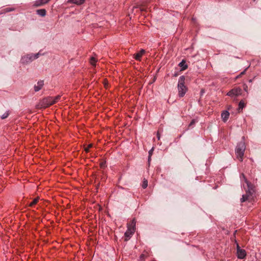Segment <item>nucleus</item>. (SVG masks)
Returning a JSON list of instances; mask_svg holds the SVG:
<instances>
[{"mask_svg": "<svg viewBox=\"0 0 261 261\" xmlns=\"http://www.w3.org/2000/svg\"><path fill=\"white\" fill-rule=\"evenodd\" d=\"M240 178L241 180H242L243 179H244L246 184V186L247 187V190H246V194L243 195L242 197L241 198V202H244L248 199L249 195H251L253 193V189L252 184L249 181L247 180L244 174H241V175H240ZM243 187L245 189L246 187L245 184H243Z\"/></svg>", "mask_w": 261, "mask_h": 261, "instance_id": "nucleus-1", "label": "nucleus"}, {"mask_svg": "<svg viewBox=\"0 0 261 261\" xmlns=\"http://www.w3.org/2000/svg\"><path fill=\"white\" fill-rule=\"evenodd\" d=\"M10 113H9V111H6L4 114H3L1 118L2 119H6L7 118L9 115Z\"/></svg>", "mask_w": 261, "mask_h": 261, "instance_id": "nucleus-19", "label": "nucleus"}, {"mask_svg": "<svg viewBox=\"0 0 261 261\" xmlns=\"http://www.w3.org/2000/svg\"><path fill=\"white\" fill-rule=\"evenodd\" d=\"M247 87L246 86V88H244L245 90L246 91L247 90Z\"/></svg>", "mask_w": 261, "mask_h": 261, "instance_id": "nucleus-33", "label": "nucleus"}, {"mask_svg": "<svg viewBox=\"0 0 261 261\" xmlns=\"http://www.w3.org/2000/svg\"><path fill=\"white\" fill-rule=\"evenodd\" d=\"M38 200H39V198H35L30 204H29V206H33L34 205H35V204H36L37 203V202L38 201Z\"/></svg>", "mask_w": 261, "mask_h": 261, "instance_id": "nucleus-20", "label": "nucleus"}, {"mask_svg": "<svg viewBox=\"0 0 261 261\" xmlns=\"http://www.w3.org/2000/svg\"><path fill=\"white\" fill-rule=\"evenodd\" d=\"M245 103L243 100H241L239 103V109L242 110L245 107Z\"/></svg>", "mask_w": 261, "mask_h": 261, "instance_id": "nucleus-18", "label": "nucleus"}, {"mask_svg": "<svg viewBox=\"0 0 261 261\" xmlns=\"http://www.w3.org/2000/svg\"><path fill=\"white\" fill-rule=\"evenodd\" d=\"M14 10V9L13 8H5L4 11L5 12H11V11H12Z\"/></svg>", "mask_w": 261, "mask_h": 261, "instance_id": "nucleus-23", "label": "nucleus"}, {"mask_svg": "<svg viewBox=\"0 0 261 261\" xmlns=\"http://www.w3.org/2000/svg\"><path fill=\"white\" fill-rule=\"evenodd\" d=\"M195 123V121L194 120H192L190 123L189 124V126H192L194 125Z\"/></svg>", "mask_w": 261, "mask_h": 261, "instance_id": "nucleus-26", "label": "nucleus"}, {"mask_svg": "<svg viewBox=\"0 0 261 261\" xmlns=\"http://www.w3.org/2000/svg\"><path fill=\"white\" fill-rule=\"evenodd\" d=\"M177 75V73H175V74H174V76H176Z\"/></svg>", "mask_w": 261, "mask_h": 261, "instance_id": "nucleus-32", "label": "nucleus"}, {"mask_svg": "<svg viewBox=\"0 0 261 261\" xmlns=\"http://www.w3.org/2000/svg\"><path fill=\"white\" fill-rule=\"evenodd\" d=\"M85 0H67L68 3L73 4L77 5H81L85 2Z\"/></svg>", "mask_w": 261, "mask_h": 261, "instance_id": "nucleus-12", "label": "nucleus"}, {"mask_svg": "<svg viewBox=\"0 0 261 261\" xmlns=\"http://www.w3.org/2000/svg\"><path fill=\"white\" fill-rule=\"evenodd\" d=\"M157 137H158V140H160V135L159 132L157 133Z\"/></svg>", "mask_w": 261, "mask_h": 261, "instance_id": "nucleus-29", "label": "nucleus"}, {"mask_svg": "<svg viewBox=\"0 0 261 261\" xmlns=\"http://www.w3.org/2000/svg\"><path fill=\"white\" fill-rule=\"evenodd\" d=\"M42 55L40 52L36 54H29L22 56L20 60V62L23 64H28L32 62L35 59H36Z\"/></svg>", "mask_w": 261, "mask_h": 261, "instance_id": "nucleus-4", "label": "nucleus"}, {"mask_svg": "<svg viewBox=\"0 0 261 261\" xmlns=\"http://www.w3.org/2000/svg\"><path fill=\"white\" fill-rule=\"evenodd\" d=\"M145 53V50L143 49H141L140 51L136 54H134V58L137 61H140L141 57Z\"/></svg>", "mask_w": 261, "mask_h": 261, "instance_id": "nucleus-10", "label": "nucleus"}, {"mask_svg": "<svg viewBox=\"0 0 261 261\" xmlns=\"http://www.w3.org/2000/svg\"><path fill=\"white\" fill-rule=\"evenodd\" d=\"M153 148H152L149 151V156H151L152 155V152H153Z\"/></svg>", "mask_w": 261, "mask_h": 261, "instance_id": "nucleus-27", "label": "nucleus"}, {"mask_svg": "<svg viewBox=\"0 0 261 261\" xmlns=\"http://www.w3.org/2000/svg\"><path fill=\"white\" fill-rule=\"evenodd\" d=\"M44 85V81L42 80L39 81L37 84L34 86V91L38 92L40 90Z\"/></svg>", "mask_w": 261, "mask_h": 261, "instance_id": "nucleus-9", "label": "nucleus"}, {"mask_svg": "<svg viewBox=\"0 0 261 261\" xmlns=\"http://www.w3.org/2000/svg\"><path fill=\"white\" fill-rule=\"evenodd\" d=\"M150 160H151V156H149H149H148V162H150Z\"/></svg>", "mask_w": 261, "mask_h": 261, "instance_id": "nucleus-30", "label": "nucleus"}, {"mask_svg": "<svg viewBox=\"0 0 261 261\" xmlns=\"http://www.w3.org/2000/svg\"><path fill=\"white\" fill-rule=\"evenodd\" d=\"M60 98H61L60 95H57V96H56L55 97H52V101H53V104H54V103H56L57 101H58L59 100V99H60Z\"/></svg>", "mask_w": 261, "mask_h": 261, "instance_id": "nucleus-17", "label": "nucleus"}, {"mask_svg": "<svg viewBox=\"0 0 261 261\" xmlns=\"http://www.w3.org/2000/svg\"><path fill=\"white\" fill-rule=\"evenodd\" d=\"M229 116V113L227 111H223L221 114V117L224 122H226Z\"/></svg>", "mask_w": 261, "mask_h": 261, "instance_id": "nucleus-11", "label": "nucleus"}, {"mask_svg": "<svg viewBox=\"0 0 261 261\" xmlns=\"http://www.w3.org/2000/svg\"><path fill=\"white\" fill-rule=\"evenodd\" d=\"M41 1L44 5V4H45L47 3H48L50 0H41Z\"/></svg>", "mask_w": 261, "mask_h": 261, "instance_id": "nucleus-28", "label": "nucleus"}, {"mask_svg": "<svg viewBox=\"0 0 261 261\" xmlns=\"http://www.w3.org/2000/svg\"><path fill=\"white\" fill-rule=\"evenodd\" d=\"M36 13L40 16L44 17L46 15V11L44 9H39L36 11Z\"/></svg>", "mask_w": 261, "mask_h": 261, "instance_id": "nucleus-14", "label": "nucleus"}, {"mask_svg": "<svg viewBox=\"0 0 261 261\" xmlns=\"http://www.w3.org/2000/svg\"><path fill=\"white\" fill-rule=\"evenodd\" d=\"M135 226H136V220L135 219H133L128 227H129L132 229H134L135 230Z\"/></svg>", "mask_w": 261, "mask_h": 261, "instance_id": "nucleus-16", "label": "nucleus"}, {"mask_svg": "<svg viewBox=\"0 0 261 261\" xmlns=\"http://www.w3.org/2000/svg\"><path fill=\"white\" fill-rule=\"evenodd\" d=\"M53 105L52 97H47L42 99L36 107L38 109L46 108Z\"/></svg>", "mask_w": 261, "mask_h": 261, "instance_id": "nucleus-5", "label": "nucleus"}, {"mask_svg": "<svg viewBox=\"0 0 261 261\" xmlns=\"http://www.w3.org/2000/svg\"><path fill=\"white\" fill-rule=\"evenodd\" d=\"M242 94V89L240 87L234 88L231 90H230L227 93V95L233 97V96H238L239 95H241Z\"/></svg>", "mask_w": 261, "mask_h": 261, "instance_id": "nucleus-6", "label": "nucleus"}, {"mask_svg": "<svg viewBox=\"0 0 261 261\" xmlns=\"http://www.w3.org/2000/svg\"><path fill=\"white\" fill-rule=\"evenodd\" d=\"M92 144H90L88 145V146L87 148H85V150L86 152H88L89 151V148L92 147Z\"/></svg>", "mask_w": 261, "mask_h": 261, "instance_id": "nucleus-24", "label": "nucleus"}, {"mask_svg": "<svg viewBox=\"0 0 261 261\" xmlns=\"http://www.w3.org/2000/svg\"><path fill=\"white\" fill-rule=\"evenodd\" d=\"M135 232L134 229H132L129 227H127V229L124 233L125 241H127Z\"/></svg>", "mask_w": 261, "mask_h": 261, "instance_id": "nucleus-8", "label": "nucleus"}, {"mask_svg": "<svg viewBox=\"0 0 261 261\" xmlns=\"http://www.w3.org/2000/svg\"><path fill=\"white\" fill-rule=\"evenodd\" d=\"M148 186V182L147 180H144L143 182L142 187L143 189H146Z\"/></svg>", "mask_w": 261, "mask_h": 261, "instance_id": "nucleus-22", "label": "nucleus"}, {"mask_svg": "<svg viewBox=\"0 0 261 261\" xmlns=\"http://www.w3.org/2000/svg\"><path fill=\"white\" fill-rule=\"evenodd\" d=\"M106 166V162H102L100 163V167L102 168H105Z\"/></svg>", "mask_w": 261, "mask_h": 261, "instance_id": "nucleus-25", "label": "nucleus"}, {"mask_svg": "<svg viewBox=\"0 0 261 261\" xmlns=\"http://www.w3.org/2000/svg\"><path fill=\"white\" fill-rule=\"evenodd\" d=\"M237 256L239 259H244L246 256V252L244 249H241L239 245L237 246Z\"/></svg>", "mask_w": 261, "mask_h": 261, "instance_id": "nucleus-7", "label": "nucleus"}, {"mask_svg": "<svg viewBox=\"0 0 261 261\" xmlns=\"http://www.w3.org/2000/svg\"><path fill=\"white\" fill-rule=\"evenodd\" d=\"M185 76H180L178 81L177 88L178 91V96L179 97H182L185 95L187 88L185 85Z\"/></svg>", "mask_w": 261, "mask_h": 261, "instance_id": "nucleus-3", "label": "nucleus"}, {"mask_svg": "<svg viewBox=\"0 0 261 261\" xmlns=\"http://www.w3.org/2000/svg\"><path fill=\"white\" fill-rule=\"evenodd\" d=\"M90 62L92 65L95 66L96 60L94 57H91Z\"/></svg>", "mask_w": 261, "mask_h": 261, "instance_id": "nucleus-21", "label": "nucleus"}, {"mask_svg": "<svg viewBox=\"0 0 261 261\" xmlns=\"http://www.w3.org/2000/svg\"><path fill=\"white\" fill-rule=\"evenodd\" d=\"M144 257V255L143 254H142L141 256H140V258L142 259Z\"/></svg>", "mask_w": 261, "mask_h": 261, "instance_id": "nucleus-31", "label": "nucleus"}, {"mask_svg": "<svg viewBox=\"0 0 261 261\" xmlns=\"http://www.w3.org/2000/svg\"><path fill=\"white\" fill-rule=\"evenodd\" d=\"M245 149L246 145L244 141H241L238 143L236 147L235 153L237 158L240 162H242L243 160V156Z\"/></svg>", "mask_w": 261, "mask_h": 261, "instance_id": "nucleus-2", "label": "nucleus"}, {"mask_svg": "<svg viewBox=\"0 0 261 261\" xmlns=\"http://www.w3.org/2000/svg\"><path fill=\"white\" fill-rule=\"evenodd\" d=\"M43 5L41 0H36L33 3V6L35 7H39Z\"/></svg>", "mask_w": 261, "mask_h": 261, "instance_id": "nucleus-15", "label": "nucleus"}, {"mask_svg": "<svg viewBox=\"0 0 261 261\" xmlns=\"http://www.w3.org/2000/svg\"><path fill=\"white\" fill-rule=\"evenodd\" d=\"M178 66L180 67L181 70H185L188 68V65L186 63V61L182 60L178 64Z\"/></svg>", "mask_w": 261, "mask_h": 261, "instance_id": "nucleus-13", "label": "nucleus"}]
</instances>
